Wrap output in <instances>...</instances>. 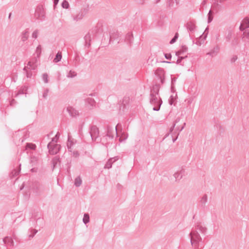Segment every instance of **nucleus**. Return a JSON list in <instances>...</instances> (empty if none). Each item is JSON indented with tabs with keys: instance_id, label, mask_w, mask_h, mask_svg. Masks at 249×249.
<instances>
[{
	"instance_id": "obj_22",
	"label": "nucleus",
	"mask_w": 249,
	"mask_h": 249,
	"mask_svg": "<svg viewBox=\"0 0 249 249\" xmlns=\"http://www.w3.org/2000/svg\"><path fill=\"white\" fill-rule=\"evenodd\" d=\"M82 181L81 178L77 177L74 180V185L76 187H79L82 184Z\"/></svg>"
},
{
	"instance_id": "obj_44",
	"label": "nucleus",
	"mask_w": 249,
	"mask_h": 249,
	"mask_svg": "<svg viewBox=\"0 0 249 249\" xmlns=\"http://www.w3.org/2000/svg\"><path fill=\"white\" fill-rule=\"evenodd\" d=\"M31 234L29 235L30 238H33L37 232V230L33 229L31 231Z\"/></svg>"
},
{
	"instance_id": "obj_30",
	"label": "nucleus",
	"mask_w": 249,
	"mask_h": 249,
	"mask_svg": "<svg viewBox=\"0 0 249 249\" xmlns=\"http://www.w3.org/2000/svg\"><path fill=\"white\" fill-rule=\"evenodd\" d=\"M42 78L45 83H48V75L46 73H44L42 75Z\"/></svg>"
},
{
	"instance_id": "obj_61",
	"label": "nucleus",
	"mask_w": 249,
	"mask_h": 249,
	"mask_svg": "<svg viewBox=\"0 0 249 249\" xmlns=\"http://www.w3.org/2000/svg\"><path fill=\"white\" fill-rule=\"evenodd\" d=\"M206 0H204L202 2V3H201V5H203V6H204V5H205L206 4Z\"/></svg>"
},
{
	"instance_id": "obj_29",
	"label": "nucleus",
	"mask_w": 249,
	"mask_h": 249,
	"mask_svg": "<svg viewBox=\"0 0 249 249\" xmlns=\"http://www.w3.org/2000/svg\"><path fill=\"white\" fill-rule=\"evenodd\" d=\"M213 12L211 10H210L208 14V22L210 23L213 19V16L212 15Z\"/></svg>"
},
{
	"instance_id": "obj_12",
	"label": "nucleus",
	"mask_w": 249,
	"mask_h": 249,
	"mask_svg": "<svg viewBox=\"0 0 249 249\" xmlns=\"http://www.w3.org/2000/svg\"><path fill=\"white\" fill-rule=\"evenodd\" d=\"M117 157H115L114 158H110L108 160V161L107 162L106 164L105 165L104 168L109 169L112 167V164L116 161L117 160H118Z\"/></svg>"
},
{
	"instance_id": "obj_40",
	"label": "nucleus",
	"mask_w": 249,
	"mask_h": 249,
	"mask_svg": "<svg viewBox=\"0 0 249 249\" xmlns=\"http://www.w3.org/2000/svg\"><path fill=\"white\" fill-rule=\"evenodd\" d=\"M146 0H134L136 4L139 5H143L145 4Z\"/></svg>"
},
{
	"instance_id": "obj_9",
	"label": "nucleus",
	"mask_w": 249,
	"mask_h": 249,
	"mask_svg": "<svg viewBox=\"0 0 249 249\" xmlns=\"http://www.w3.org/2000/svg\"><path fill=\"white\" fill-rule=\"evenodd\" d=\"M75 143L73 142V140L71 139V137L69 135L68 139L67 142V146L68 151L70 152H72L74 149Z\"/></svg>"
},
{
	"instance_id": "obj_52",
	"label": "nucleus",
	"mask_w": 249,
	"mask_h": 249,
	"mask_svg": "<svg viewBox=\"0 0 249 249\" xmlns=\"http://www.w3.org/2000/svg\"><path fill=\"white\" fill-rule=\"evenodd\" d=\"M193 100H194L193 98L191 97V98L187 99L186 100V101L187 102V103L188 105H191L192 103Z\"/></svg>"
},
{
	"instance_id": "obj_7",
	"label": "nucleus",
	"mask_w": 249,
	"mask_h": 249,
	"mask_svg": "<svg viewBox=\"0 0 249 249\" xmlns=\"http://www.w3.org/2000/svg\"><path fill=\"white\" fill-rule=\"evenodd\" d=\"M66 110L71 117L76 118L80 115L79 111L71 106H68Z\"/></svg>"
},
{
	"instance_id": "obj_55",
	"label": "nucleus",
	"mask_w": 249,
	"mask_h": 249,
	"mask_svg": "<svg viewBox=\"0 0 249 249\" xmlns=\"http://www.w3.org/2000/svg\"><path fill=\"white\" fill-rule=\"evenodd\" d=\"M169 0V4H168V5L170 7H174V2H171L172 1H173V0Z\"/></svg>"
},
{
	"instance_id": "obj_59",
	"label": "nucleus",
	"mask_w": 249,
	"mask_h": 249,
	"mask_svg": "<svg viewBox=\"0 0 249 249\" xmlns=\"http://www.w3.org/2000/svg\"><path fill=\"white\" fill-rule=\"evenodd\" d=\"M179 135V133H178L176 137L175 138H173V142H174L177 139H178V136Z\"/></svg>"
},
{
	"instance_id": "obj_2",
	"label": "nucleus",
	"mask_w": 249,
	"mask_h": 249,
	"mask_svg": "<svg viewBox=\"0 0 249 249\" xmlns=\"http://www.w3.org/2000/svg\"><path fill=\"white\" fill-rule=\"evenodd\" d=\"M150 103L154 106L153 110L159 111L160 109L162 101L159 95H150Z\"/></svg>"
},
{
	"instance_id": "obj_21",
	"label": "nucleus",
	"mask_w": 249,
	"mask_h": 249,
	"mask_svg": "<svg viewBox=\"0 0 249 249\" xmlns=\"http://www.w3.org/2000/svg\"><path fill=\"white\" fill-rule=\"evenodd\" d=\"M61 58H62L61 53L60 52H58L57 53L55 58L53 59V62L55 63H57L61 60Z\"/></svg>"
},
{
	"instance_id": "obj_19",
	"label": "nucleus",
	"mask_w": 249,
	"mask_h": 249,
	"mask_svg": "<svg viewBox=\"0 0 249 249\" xmlns=\"http://www.w3.org/2000/svg\"><path fill=\"white\" fill-rule=\"evenodd\" d=\"M186 26H187V29L191 32L194 31L196 29V25L192 22H188L187 23Z\"/></svg>"
},
{
	"instance_id": "obj_62",
	"label": "nucleus",
	"mask_w": 249,
	"mask_h": 249,
	"mask_svg": "<svg viewBox=\"0 0 249 249\" xmlns=\"http://www.w3.org/2000/svg\"><path fill=\"white\" fill-rule=\"evenodd\" d=\"M119 126V124H118L115 127V131H116V134H117V127H118Z\"/></svg>"
},
{
	"instance_id": "obj_20",
	"label": "nucleus",
	"mask_w": 249,
	"mask_h": 249,
	"mask_svg": "<svg viewBox=\"0 0 249 249\" xmlns=\"http://www.w3.org/2000/svg\"><path fill=\"white\" fill-rule=\"evenodd\" d=\"M29 33L27 31H23L21 35V39L23 42L26 41L28 38Z\"/></svg>"
},
{
	"instance_id": "obj_24",
	"label": "nucleus",
	"mask_w": 249,
	"mask_h": 249,
	"mask_svg": "<svg viewBox=\"0 0 249 249\" xmlns=\"http://www.w3.org/2000/svg\"><path fill=\"white\" fill-rule=\"evenodd\" d=\"M85 42L86 45L88 44L89 46L90 45V41L91 40V35L89 33L87 34L84 37Z\"/></svg>"
},
{
	"instance_id": "obj_35",
	"label": "nucleus",
	"mask_w": 249,
	"mask_h": 249,
	"mask_svg": "<svg viewBox=\"0 0 249 249\" xmlns=\"http://www.w3.org/2000/svg\"><path fill=\"white\" fill-rule=\"evenodd\" d=\"M61 5L62 7L65 9H68L69 7V2L66 0H63Z\"/></svg>"
},
{
	"instance_id": "obj_18",
	"label": "nucleus",
	"mask_w": 249,
	"mask_h": 249,
	"mask_svg": "<svg viewBox=\"0 0 249 249\" xmlns=\"http://www.w3.org/2000/svg\"><path fill=\"white\" fill-rule=\"evenodd\" d=\"M85 14L86 13H84V12L81 11L78 14H77L75 17H74L73 19L76 21L82 19L85 15Z\"/></svg>"
},
{
	"instance_id": "obj_49",
	"label": "nucleus",
	"mask_w": 249,
	"mask_h": 249,
	"mask_svg": "<svg viewBox=\"0 0 249 249\" xmlns=\"http://www.w3.org/2000/svg\"><path fill=\"white\" fill-rule=\"evenodd\" d=\"M111 128L109 126H108L107 127V135L108 136V137H113V136L111 135Z\"/></svg>"
},
{
	"instance_id": "obj_39",
	"label": "nucleus",
	"mask_w": 249,
	"mask_h": 249,
	"mask_svg": "<svg viewBox=\"0 0 249 249\" xmlns=\"http://www.w3.org/2000/svg\"><path fill=\"white\" fill-rule=\"evenodd\" d=\"M242 24H243V25L245 26L246 28H249V20L247 18H245Z\"/></svg>"
},
{
	"instance_id": "obj_43",
	"label": "nucleus",
	"mask_w": 249,
	"mask_h": 249,
	"mask_svg": "<svg viewBox=\"0 0 249 249\" xmlns=\"http://www.w3.org/2000/svg\"><path fill=\"white\" fill-rule=\"evenodd\" d=\"M71 155L75 158L78 157L79 156L78 152L77 150H72V152H71Z\"/></svg>"
},
{
	"instance_id": "obj_1",
	"label": "nucleus",
	"mask_w": 249,
	"mask_h": 249,
	"mask_svg": "<svg viewBox=\"0 0 249 249\" xmlns=\"http://www.w3.org/2000/svg\"><path fill=\"white\" fill-rule=\"evenodd\" d=\"M190 236V242L191 245L194 247L195 249H198L199 243L202 241V238L196 230H192L189 234Z\"/></svg>"
},
{
	"instance_id": "obj_4",
	"label": "nucleus",
	"mask_w": 249,
	"mask_h": 249,
	"mask_svg": "<svg viewBox=\"0 0 249 249\" xmlns=\"http://www.w3.org/2000/svg\"><path fill=\"white\" fill-rule=\"evenodd\" d=\"M47 147L49 149V153L51 155H54L59 151L61 146L59 144L49 142L47 145Z\"/></svg>"
},
{
	"instance_id": "obj_37",
	"label": "nucleus",
	"mask_w": 249,
	"mask_h": 249,
	"mask_svg": "<svg viewBox=\"0 0 249 249\" xmlns=\"http://www.w3.org/2000/svg\"><path fill=\"white\" fill-rule=\"evenodd\" d=\"M242 38H246L249 40V31L245 30L242 35Z\"/></svg>"
},
{
	"instance_id": "obj_51",
	"label": "nucleus",
	"mask_w": 249,
	"mask_h": 249,
	"mask_svg": "<svg viewBox=\"0 0 249 249\" xmlns=\"http://www.w3.org/2000/svg\"><path fill=\"white\" fill-rule=\"evenodd\" d=\"M164 56L166 59L170 60L172 58V55L170 53H164Z\"/></svg>"
},
{
	"instance_id": "obj_34",
	"label": "nucleus",
	"mask_w": 249,
	"mask_h": 249,
	"mask_svg": "<svg viewBox=\"0 0 249 249\" xmlns=\"http://www.w3.org/2000/svg\"><path fill=\"white\" fill-rule=\"evenodd\" d=\"M178 57V59L177 61V64H180L181 62V61L184 59L185 58H186L187 57V55H186L185 56H182V55H179V56H177Z\"/></svg>"
},
{
	"instance_id": "obj_33",
	"label": "nucleus",
	"mask_w": 249,
	"mask_h": 249,
	"mask_svg": "<svg viewBox=\"0 0 249 249\" xmlns=\"http://www.w3.org/2000/svg\"><path fill=\"white\" fill-rule=\"evenodd\" d=\"M76 75V73L72 71H70L67 74V77L69 78H73Z\"/></svg>"
},
{
	"instance_id": "obj_8",
	"label": "nucleus",
	"mask_w": 249,
	"mask_h": 249,
	"mask_svg": "<svg viewBox=\"0 0 249 249\" xmlns=\"http://www.w3.org/2000/svg\"><path fill=\"white\" fill-rule=\"evenodd\" d=\"M156 75L160 79V83L162 84L164 83V71L163 69L159 68L156 71Z\"/></svg>"
},
{
	"instance_id": "obj_11",
	"label": "nucleus",
	"mask_w": 249,
	"mask_h": 249,
	"mask_svg": "<svg viewBox=\"0 0 249 249\" xmlns=\"http://www.w3.org/2000/svg\"><path fill=\"white\" fill-rule=\"evenodd\" d=\"M160 86L159 84H156L151 89L150 95H159Z\"/></svg>"
},
{
	"instance_id": "obj_57",
	"label": "nucleus",
	"mask_w": 249,
	"mask_h": 249,
	"mask_svg": "<svg viewBox=\"0 0 249 249\" xmlns=\"http://www.w3.org/2000/svg\"><path fill=\"white\" fill-rule=\"evenodd\" d=\"M16 103V101L14 100V99H13L12 100H11V101L10 102V105L11 106H13L14 104H15V103Z\"/></svg>"
},
{
	"instance_id": "obj_13",
	"label": "nucleus",
	"mask_w": 249,
	"mask_h": 249,
	"mask_svg": "<svg viewBox=\"0 0 249 249\" xmlns=\"http://www.w3.org/2000/svg\"><path fill=\"white\" fill-rule=\"evenodd\" d=\"M86 104L88 108L90 109L95 105V101L91 97H88L86 99Z\"/></svg>"
},
{
	"instance_id": "obj_54",
	"label": "nucleus",
	"mask_w": 249,
	"mask_h": 249,
	"mask_svg": "<svg viewBox=\"0 0 249 249\" xmlns=\"http://www.w3.org/2000/svg\"><path fill=\"white\" fill-rule=\"evenodd\" d=\"M32 75V73L31 71H27L26 72V76H27V78H31Z\"/></svg>"
},
{
	"instance_id": "obj_27",
	"label": "nucleus",
	"mask_w": 249,
	"mask_h": 249,
	"mask_svg": "<svg viewBox=\"0 0 249 249\" xmlns=\"http://www.w3.org/2000/svg\"><path fill=\"white\" fill-rule=\"evenodd\" d=\"M60 161L59 158L57 157H54L52 160V163L53 164V168H54L58 163H59Z\"/></svg>"
},
{
	"instance_id": "obj_31",
	"label": "nucleus",
	"mask_w": 249,
	"mask_h": 249,
	"mask_svg": "<svg viewBox=\"0 0 249 249\" xmlns=\"http://www.w3.org/2000/svg\"><path fill=\"white\" fill-rule=\"evenodd\" d=\"M59 136H60V134L58 132L55 135V137L53 138L52 139V141L50 142H52V143H54V142H57V140L58 139V138H59Z\"/></svg>"
},
{
	"instance_id": "obj_56",
	"label": "nucleus",
	"mask_w": 249,
	"mask_h": 249,
	"mask_svg": "<svg viewBox=\"0 0 249 249\" xmlns=\"http://www.w3.org/2000/svg\"><path fill=\"white\" fill-rule=\"evenodd\" d=\"M185 124H186L184 123L183 125L181 127V128L180 129L178 128H176V130H178L179 132L182 131L183 130V129L184 128V126L185 125Z\"/></svg>"
},
{
	"instance_id": "obj_10",
	"label": "nucleus",
	"mask_w": 249,
	"mask_h": 249,
	"mask_svg": "<svg viewBox=\"0 0 249 249\" xmlns=\"http://www.w3.org/2000/svg\"><path fill=\"white\" fill-rule=\"evenodd\" d=\"M185 174V170L183 168L178 171L174 174V177L176 178V180H179L182 178Z\"/></svg>"
},
{
	"instance_id": "obj_3",
	"label": "nucleus",
	"mask_w": 249,
	"mask_h": 249,
	"mask_svg": "<svg viewBox=\"0 0 249 249\" xmlns=\"http://www.w3.org/2000/svg\"><path fill=\"white\" fill-rule=\"evenodd\" d=\"M32 189L36 195H41L44 193L46 190V186L39 182H35L33 184Z\"/></svg>"
},
{
	"instance_id": "obj_16",
	"label": "nucleus",
	"mask_w": 249,
	"mask_h": 249,
	"mask_svg": "<svg viewBox=\"0 0 249 249\" xmlns=\"http://www.w3.org/2000/svg\"><path fill=\"white\" fill-rule=\"evenodd\" d=\"M219 49L220 48L218 46H216L210 52L208 53L207 54L213 57L218 53Z\"/></svg>"
},
{
	"instance_id": "obj_15",
	"label": "nucleus",
	"mask_w": 249,
	"mask_h": 249,
	"mask_svg": "<svg viewBox=\"0 0 249 249\" xmlns=\"http://www.w3.org/2000/svg\"><path fill=\"white\" fill-rule=\"evenodd\" d=\"M193 230H196L197 231H199L202 234H205L207 231V228L201 224H197L195 229Z\"/></svg>"
},
{
	"instance_id": "obj_6",
	"label": "nucleus",
	"mask_w": 249,
	"mask_h": 249,
	"mask_svg": "<svg viewBox=\"0 0 249 249\" xmlns=\"http://www.w3.org/2000/svg\"><path fill=\"white\" fill-rule=\"evenodd\" d=\"M89 133L92 141H96L99 137V131L96 125L90 126Z\"/></svg>"
},
{
	"instance_id": "obj_64",
	"label": "nucleus",
	"mask_w": 249,
	"mask_h": 249,
	"mask_svg": "<svg viewBox=\"0 0 249 249\" xmlns=\"http://www.w3.org/2000/svg\"><path fill=\"white\" fill-rule=\"evenodd\" d=\"M11 15H12L11 13H10L9 14V16H8V18H9V19H10L11 17Z\"/></svg>"
},
{
	"instance_id": "obj_5",
	"label": "nucleus",
	"mask_w": 249,
	"mask_h": 249,
	"mask_svg": "<svg viewBox=\"0 0 249 249\" xmlns=\"http://www.w3.org/2000/svg\"><path fill=\"white\" fill-rule=\"evenodd\" d=\"M35 17L40 20H43L45 18V13L44 8L42 6H38L35 11Z\"/></svg>"
},
{
	"instance_id": "obj_50",
	"label": "nucleus",
	"mask_w": 249,
	"mask_h": 249,
	"mask_svg": "<svg viewBox=\"0 0 249 249\" xmlns=\"http://www.w3.org/2000/svg\"><path fill=\"white\" fill-rule=\"evenodd\" d=\"M20 172V170H18V171H17V170H14L12 172V176L13 177H16L17 176V175H18L19 174V172Z\"/></svg>"
},
{
	"instance_id": "obj_25",
	"label": "nucleus",
	"mask_w": 249,
	"mask_h": 249,
	"mask_svg": "<svg viewBox=\"0 0 249 249\" xmlns=\"http://www.w3.org/2000/svg\"><path fill=\"white\" fill-rule=\"evenodd\" d=\"M83 221L85 224L88 223L89 222V216L88 213L84 214Z\"/></svg>"
},
{
	"instance_id": "obj_46",
	"label": "nucleus",
	"mask_w": 249,
	"mask_h": 249,
	"mask_svg": "<svg viewBox=\"0 0 249 249\" xmlns=\"http://www.w3.org/2000/svg\"><path fill=\"white\" fill-rule=\"evenodd\" d=\"M175 98H174V97L173 96V95H171L170 97V98L169 99V103L170 105H172L174 102H175Z\"/></svg>"
},
{
	"instance_id": "obj_58",
	"label": "nucleus",
	"mask_w": 249,
	"mask_h": 249,
	"mask_svg": "<svg viewBox=\"0 0 249 249\" xmlns=\"http://www.w3.org/2000/svg\"><path fill=\"white\" fill-rule=\"evenodd\" d=\"M59 2V0H53L54 6H55Z\"/></svg>"
},
{
	"instance_id": "obj_47",
	"label": "nucleus",
	"mask_w": 249,
	"mask_h": 249,
	"mask_svg": "<svg viewBox=\"0 0 249 249\" xmlns=\"http://www.w3.org/2000/svg\"><path fill=\"white\" fill-rule=\"evenodd\" d=\"M38 35V31L37 30H35L32 34V37L36 39Z\"/></svg>"
},
{
	"instance_id": "obj_28",
	"label": "nucleus",
	"mask_w": 249,
	"mask_h": 249,
	"mask_svg": "<svg viewBox=\"0 0 249 249\" xmlns=\"http://www.w3.org/2000/svg\"><path fill=\"white\" fill-rule=\"evenodd\" d=\"M36 148V145L35 144L31 143H27L26 145V149H30L32 150L35 149Z\"/></svg>"
},
{
	"instance_id": "obj_48",
	"label": "nucleus",
	"mask_w": 249,
	"mask_h": 249,
	"mask_svg": "<svg viewBox=\"0 0 249 249\" xmlns=\"http://www.w3.org/2000/svg\"><path fill=\"white\" fill-rule=\"evenodd\" d=\"M26 90V88L24 87V88H23V89H20L18 91V93H17L16 94V96H18L19 94H24V90Z\"/></svg>"
},
{
	"instance_id": "obj_60",
	"label": "nucleus",
	"mask_w": 249,
	"mask_h": 249,
	"mask_svg": "<svg viewBox=\"0 0 249 249\" xmlns=\"http://www.w3.org/2000/svg\"><path fill=\"white\" fill-rule=\"evenodd\" d=\"M196 44L198 46H200L201 45V42L200 41H197L196 42Z\"/></svg>"
},
{
	"instance_id": "obj_17",
	"label": "nucleus",
	"mask_w": 249,
	"mask_h": 249,
	"mask_svg": "<svg viewBox=\"0 0 249 249\" xmlns=\"http://www.w3.org/2000/svg\"><path fill=\"white\" fill-rule=\"evenodd\" d=\"M3 242L4 244H7L9 245L10 246L13 247L14 245V242L13 240L11 237H10L9 236H6L5 237H4L3 239Z\"/></svg>"
},
{
	"instance_id": "obj_41",
	"label": "nucleus",
	"mask_w": 249,
	"mask_h": 249,
	"mask_svg": "<svg viewBox=\"0 0 249 249\" xmlns=\"http://www.w3.org/2000/svg\"><path fill=\"white\" fill-rule=\"evenodd\" d=\"M179 120H180L179 118H177L176 119L175 122L174 124L173 125V126L170 129V132H172L173 131L174 128L175 127V125L177 123H178L179 121Z\"/></svg>"
},
{
	"instance_id": "obj_26",
	"label": "nucleus",
	"mask_w": 249,
	"mask_h": 249,
	"mask_svg": "<svg viewBox=\"0 0 249 249\" xmlns=\"http://www.w3.org/2000/svg\"><path fill=\"white\" fill-rule=\"evenodd\" d=\"M36 61H37V58H36L35 59V62H32V61H29L28 63V66H30V67H31L32 69H35L36 66V65L35 64V63Z\"/></svg>"
},
{
	"instance_id": "obj_45",
	"label": "nucleus",
	"mask_w": 249,
	"mask_h": 249,
	"mask_svg": "<svg viewBox=\"0 0 249 249\" xmlns=\"http://www.w3.org/2000/svg\"><path fill=\"white\" fill-rule=\"evenodd\" d=\"M49 92V89H46L43 93L42 97L44 99H46L48 96V94Z\"/></svg>"
},
{
	"instance_id": "obj_53",
	"label": "nucleus",
	"mask_w": 249,
	"mask_h": 249,
	"mask_svg": "<svg viewBox=\"0 0 249 249\" xmlns=\"http://www.w3.org/2000/svg\"><path fill=\"white\" fill-rule=\"evenodd\" d=\"M246 28H246L245 26H244L243 25V24H242V23L241 24V25H240V27H239V30H240V31H245V29H246Z\"/></svg>"
},
{
	"instance_id": "obj_14",
	"label": "nucleus",
	"mask_w": 249,
	"mask_h": 249,
	"mask_svg": "<svg viewBox=\"0 0 249 249\" xmlns=\"http://www.w3.org/2000/svg\"><path fill=\"white\" fill-rule=\"evenodd\" d=\"M188 51V47L185 46L183 45L182 46L181 48L178 50V51H177L176 52V56H179V55H182L184 56V54L186 53Z\"/></svg>"
},
{
	"instance_id": "obj_42",
	"label": "nucleus",
	"mask_w": 249,
	"mask_h": 249,
	"mask_svg": "<svg viewBox=\"0 0 249 249\" xmlns=\"http://www.w3.org/2000/svg\"><path fill=\"white\" fill-rule=\"evenodd\" d=\"M133 35L131 33H128L126 35V38L129 41V43H130L132 41V39L133 38Z\"/></svg>"
},
{
	"instance_id": "obj_63",
	"label": "nucleus",
	"mask_w": 249,
	"mask_h": 249,
	"mask_svg": "<svg viewBox=\"0 0 249 249\" xmlns=\"http://www.w3.org/2000/svg\"><path fill=\"white\" fill-rule=\"evenodd\" d=\"M36 170H37L36 169H35V168H32V169L31 170V171L32 172H36Z\"/></svg>"
},
{
	"instance_id": "obj_32",
	"label": "nucleus",
	"mask_w": 249,
	"mask_h": 249,
	"mask_svg": "<svg viewBox=\"0 0 249 249\" xmlns=\"http://www.w3.org/2000/svg\"><path fill=\"white\" fill-rule=\"evenodd\" d=\"M36 53L37 57L38 58L39 57L41 53V47L40 45H38L37 47V48L36 49Z\"/></svg>"
},
{
	"instance_id": "obj_38",
	"label": "nucleus",
	"mask_w": 249,
	"mask_h": 249,
	"mask_svg": "<svg viewBox=\"0 0 249 249\" xmlns=\"http://www.w3.org/2000/svg\"><path fill=\"white\" fill-rule=\"evenodd\" d=\"M178 37V33H177L175 35V36H174V37L170 40V43L171 44L174 43L177 41Z\"/></svg>"
},
{
	"instance_id": "obj_36",
	"label": "nucleus",
	"mask_w": 249,
	"mask_h": 249,
	"mask_svg": "<svg viewBox=\"0 0 249 249\" xmlns=\"http://www.w3.org/2000/svg\"><path fill=\"white\" fill-rule=\"evenodd\" d=\"M232 38V33L231 31H229L228 33V34L226 36L225 38L226 39V41L229 42L230 41L231 38Z\"/></svg>"
},
{
	"instance_id": "obj_23",
	"label": "nucleus",
	"mask_w": 249,
	"mask_h": 249,
	"mask_svg": "<svg viewBox=\"0 0 249 249\" xmlns=\"http://www.w3.org/2000/svg\"><path fill=\"white\" fill-rule=\"evenodd\" d=\"M207 195H204L200 199V203L203 206H204L207 202Z\"/></svg>"
}]
</instances>
